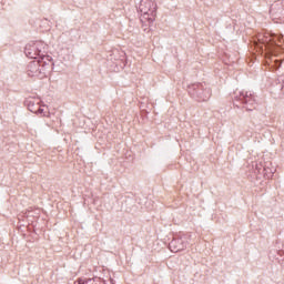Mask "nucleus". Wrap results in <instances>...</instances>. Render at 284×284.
Masks as SVG:
<instances>
[{
    "label": "nucleus",
    "instance_id": "obj_5",
    "mask_svg": "<svg viewBox=\"0 0 284 284\" xmlns=\"http://www.w3.org/2000/svg\"><path fill=\"white\" fill-rule=\"evenodd\" d=\"M28 74L29 77H41L39 60L29 63Z\"/></svg>",
    "mask_w": 284,
    "mask_h": 284
},
{
    "label": "nucleus",
    "instance_id": "obj_3",
    "mask_svg": "<svg viewBox=\"0 0 284 284\" xmlns=\"http://www.w3.org/2000/svg\"><path fill=\"white\" fill-rule=\"evenodd\" d=\"M40 64V77H45V73L52 67V61L50 57H43L39 60Z\"/></svg>",
    "mask_w": 284,
    "mask_h": 284
},
{
    "label": "nucleus",
    "instance_id": "obj_4",
    "mask_svg": "<svg viewBox=\"0 0 284 284\" xmlns=\"http://www.w3.org/2000/svg\"><path fill=\"white\" fill-rule=\"evenodd\" d=\"M171 252H183L187 247V242L183 240H173L169 244Z\"/></svg>",
    "mask_w": 284,
    "mask_h": 284
},
{
    "label": "nucleus",
    "instance_id": "obj_7",
    "mask_svg": "<svg viewBox=\"0 0 284 284\" xmlns=\"http://www.w3.org/2000/svg\"><path fill=\"white\" fill-rule=\"evenodd\" d=\"M29 110L30 112H33V114H41L42 116H45V114H48L44 108L39 105L36 108L32 103L29 104Z\"/></svg>",
    "mask_w": 284,
    "mask_h": 284
},
{
    "label": "nucleus",
    "instance_id": "obj_8",
    "mask_svg": "<svg viewBox=\"0 0 284 284\" xmlns=\"http://www.w3.org/2000/svg\"><path fill=\"white\" fill-rule=\"evenodd\" d=\"M74 284H103L100 278L94 280V278H89V280H83L79 278L78 281L74 282Z\"/></svg>",
    "mask_w": 284,
    "mask_h": 284
},
{
    "label": "nucleus",
    "instance_id": "obj_6",
    "mask_svg": "<svg viewBox=\"0 0 284 284\" xmlns=\"http://www.w3.org/2000/svg\"><path fill=\"white\" fill-rule=\"evenodd\" d=\"M274 174H276V166H274V164H272V162L266 163L264 166L265 179H272V176H274Z\"/></svg>",
    "mask_w": 284,
    "mask_h": 284
},
{
    "label": "nucleus",
    "instance_id": "obj_2",
    "mask_svg": "<svg viewBox=\"0 0 284 284\" xmlns=\"http://www.w3.org/2000/svg\"><path fill=\"white\" fill-rule=\"evenodd\" d=\"M45 44L41 41L29 42L24 48V54L29 59H37Z\"/></svg>",
    "mask_w": 284,
    "mask_h": 284
},
{
    "label": "nucleus",
    "instance_id": "obj_1",
    "mask_svg": "<svg viewBox=\"0 0 284 284\" xmlns=\"http://www.w3.org/2000/svg\"><path fill=\"white\" fill-rule=\"evenodd\" d=\"M139 10L141 12V21H146L149 26L156 21V2L153 0H141Z\"/></svg>",
    "mask_w": 284,
    "mask_h": 284
},
{
    "label": "nucleus",
    "instance_id": "obj_9",
    "mask_svg": "<svg viewBox=\"0 0 284 284\" xmlns=\"http://www.w3.org/2000/svg\"><path fill=\"white\" fill-rule=\"evenodd\" d=\"M244 103H250V99H247V94H246V98L244 100Z\"/></svg>",
    "mask_w": 284,
    "mask_h": 284
}]
</instances>
